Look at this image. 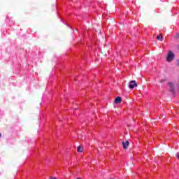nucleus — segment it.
Here are the masks:
<instances>
[{"label": "nucleus", "mask_w": 179, "mask_h": 179, "mask_svg": "<svg viewBox=\"0 0 179 179\" xmlns=\"http://www.w3.org/2000/svg\"><path fill=\"white\" fill-rule=\"evenodd\" d=\"M174 53L171 51L169 52L168 55H167V58H166V61L168 62H171V61H173V59H174Z\"/></svg>", "instance_id": "1"}, {"label": "nucleus", "mask_w": 179, "mask_h": 179, "mask_svg": "<svg viewBox=\"0 0 179 179\" xmlns=\"http://www.w3.org/2000/svg\"><path fill=\"white\" fill-rule=\"evenodd\" d=\"M168 85L170 87L171 92L172 93H174V85L173 84V83H169Z\"/></svg>", "instance_id": "5"}, {"label": "nucleus", "mask_w": 179, "mask_h": 179, "mask_svg": "<svg viewBox=\"0 0 179 179\" xmlns=\"http://www.w3.org/2000/svg\"><path fill=\"white\" fill-rule=\"evenodd\" d=\"M110 179H114V178H110Z\"/></svg>", "instance_id": "11"}, {"label": "nucleus", "mask_w": 179, "mask_h": 179, "mask_svg": "<svg viewBox=\"0 0 179 179\" xmlns=\"http://www.w3.org/2000/svg\"><path fill=\"white\" fill-rule=\"evenodd\" d=\"M123 145V149L127 150L128 149V146H129V141H127L126 142L122 141V142Z\"/></svg>", "instance_id": "3"}, {"label": "nucleus", "mask_w": 179, "mask_h": 179, "mask_svg": "<svg viewBox=\"0 0 179 179\" xmlns=\"http://www.w3.org/2000/svg\"><path fill=\"white\" fill-rule=\"evenodd\" d=\"M129 89H134V87H138V83L135 80H131L129 85Z\"/></svg>", "instance_id": "2"}, {"label": "nucleus", "mask_w": 179, "mask_h": 179, "mask_svg": "<svg viewBox=\"0 0 179 179\" xmlns=\"http://www.w3.org/2000/svg\"><path fill=\"white\" fill-rule=\"evenodd\" d=\"M176 157H178V159H179V153L176 154Z\"/></svg>", "instance_id": "9"}, {"label": "nucleus", "mask_w": 179, "mask_h": 179, "mask_svg": "<svg viewBox=\"0 0 179 179\" xmlns=\"http://www.w3.org/2000/svg\"><path fill=\"white\" fill-rule=\"evenodd\" d=\"M77 152H78V153H82V152H83V147L82 146H78L77 148Z\"/></svg>", "instance_id": "7"}, {"label": "nucleus", "mask_w": 179, "mask_h": 179, "mask_svg": "<svg viewBox=\"0 0 179 179\" xmlns=\"http://www.w3.org/2000/svg\"><path fill=\"white\" fill-rule=\"evenodd\" d=\"M2 136V134L0 133V138Z\"/></svg>", "instance_id": "10"}, {"label": "nucleus", "mask_w": 179, "mask_h": 179, "mask_svg": "<svg viewBox=\"0 0 179 179\" xmlns=\"http://www.w3.org/2000/svg\"><path fill=\"white\" fill-rule=\"evenodd\" d=\"M175 37H176V38H179V33L176 34Z\"/></svg>", "instance_id": "8"}, {"label": "nucleus", "mask_w": 179, "mask_h": 179, "mask_svg": "<svg viewBox=\"0 0 179 179\" xmlns=\"http://www.w3.org/2000/svg\"><path fill=\"white\" fill-rule=\"evenodd\" d=\"M121 101H122V98H121V96H117L115 99L114 103H115V104H119Z\"/></svg>", "instance_id": "4"}, {"label": "nucleus", "mask_w": 179, "mask_h": 179, "mask_svg": "<svg viewBox=\"0 0 179 179\" xmlns=\"http://www.w3.org/2000/svg\"><path fill=\"white\" fill-rule=\"evenodd\" d=\"M157 40H159L160 41H163V34H159V35L157 36Z\"/></svg>", "instance_id": "6"}]
</instances>
